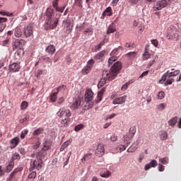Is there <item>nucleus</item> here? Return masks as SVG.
<instances>
[{
    "label": "nucleus",
    "instance_id": "nucleus-1",
    "mask_svg": "<svg viewBox=\"0 0 181 181\" xmlns=\"http://www.w3.org/2000/svg\"><path fill=\"white\" fill-rule=\"evenodd\" d=\"M121 69H122V63L118 61L112 66L110 71H103L102 75L103 79H101L102 83L105 84L107 80V81H112V80H115V77L118 76V73H119Z\"/></svg>",
    "mask_w": 181,
    "mask_h": 181
},
{
    "label": "nucleus",
    "instance_id": "nucleus-2",
    "mask_svg": "<svg viewBox=\"0 0 181 181\" xmlns=\"http://www.w3.org/2000/svg\"><path fill=\"white\" fill-rule=\"evenodd\" d=\"M179 25H170L167 29V38L168 40H177L179 37Z\"/></svg>",
    "mask_w": 181,
    "mask_h": 181
},
{
    "label": "nucleus",
    "instance_id": "nucleus-3",
    "mask_svg": "<svg viewBox=\"0 0 181 181\" xmlns=\"http://www.w3.org/2000/svg\"><path fill=\"white\" fill-rule=\"evenodd\" d=\"M42 163H43V160H42L40 158L31 160L30 163V172H33V170H35V169H37V170H40V169H42Z\"/></svg>",
    "mask_w": 181,
    "mask_h": 181
},
{
    "label": "nucleus",
    "instance_id": "nucleus-4",
    "mask_svg": "<svg viewBox=\"0 0 181 181\" xmlns=\"http://www.w3.org/2000/svg\"><path fill=\"white\" fill-rule=\"evenodd\" d=\"M163 81H165L164 86H169L172 84L173 81H175V78H173V77H172V76L169 74V71H167L165 74H163V76H162V79L159 81V83L163 84Z\"/></svg>",
    "mask_w": 181,
    "mask_h": 181
},
{
    "label": "nucleus",
    "instance_id": "nucleus-5",
    "mask_svg": "<svg viewBox=\"0 0 181 181\" xmlns=\"http://www.w3.org/2000/svg\"><path fill=\"white\" fill-rule=\"evenodd\" d=\"M25 45H26V41H25V40L17 39L12 42L13 50H16V49L21 50V49L23 48V46H25Z\"/></svg>",
    "mask_w": 181,
    "mask_h": 181
},
{
    "label": "nucleus",
    "instance_id": "nucleus-6",
    "mask_svg": "<svg viewBox=\"0 0 181 181\" xmlns=\"http://www.w3.org/2000/svg\"><path fill=\"white\" fill-rule=\"evenodd\" d=\"M58 23H59V19L54 18L53 21L49 20L46 21L45 28L46 30H49V29H56V28H57Z\"/></svg>",
    "mask_w": 181,
    "mask_h": 181
},
{
    "label": "nucleus",
    "instance_id": "nucleus-7",
    "mask_svg": "<svg viewBox=\"0 0 181 181\" xmlns=\"http://www.w3.org/2000/svg\"><path fill=\"white\" fill-rule=\"evenodd\" d=\"M168 4H169V0L158 1L153 6V10L160 11L161 9H163V8H166V6H168Z\"/></svg>",
    "mask_w": 181,
    "mask_h": 181
},
{
    "label": "nucleus",
    "instance_id": "nucleus-8",
    "mask_svg": "<svg viewBox=\"0 0 181 181\" xmlns=\"http://www.w3.org/2000/svg\"><path fill=\"white\" fill-rule=\"evenodd\" d=\"M57 117L62 118V117H70L71 116V112L66 107H61L57 113Z\"/></svg>",
    "mask_w": 181,
    "mask_h": 181
},
{
    "label": "nucleus",
    "instance_id": "nucleus-9",
    "mask_svg": "<svg viewBox=\"0 0 181 181\" xmlns=\"http://www.w3.org/2000/svg\"><path fill=\"white\" fill-rule=\"evenodd\" d=\"M23 33L25 37H30V36L33 35V25L32 24H29L24 27Z\"/></svg>",
    "mask_w": 181,
    "mask_h": 181
},
{
    "label": "nucleus",
    "instance_id": "nucleus-10",
    "mask_svg": "<svg viewBox=\"0 0 181 181\" xmlns=\"http://www.w3.org/2000/svg\"><path fill=\"white\" fill-rule=\"evenodd\" d=\"M8 70L11 73H16L21 70V66L18 63H13L9 65Z\"/></svg>",
    "mask_w": 181,
    "mask_h": 181
},
{
    "label": "nucleus",
    "instance_id": "nucleus-11",
    "mask_svg": "<svg viewBox=\"0 0 181 181\" xmlns=\"http://www.w3.org/2000/svg\"><path fill=\"white\" fill-rule=\"evenodd\" d=\"M71 107L73 110H77L80 108V107H81V98L80 97L76 98Z\"/></svg>",
    "mask_w": 181,
    "mask_h": 181
},
{
    "label": "nucleus",
    "instance_id": "nucleus-12",
    "mask_svg": "<svg viewBox=\"0 0 181 181\" xmlns=\"http://www.w3.org/2000/svg\"><path fill=\"white\" fill-rule=\"evenodd\" d=\"M85 103L86 105L83 107V110H85V111H88V110H90V108H93V107L94 106V100H85Z\"/></svg>",
    "mask_w": 181,
    "mask_h": 181
},
{
    "label": "nucleus",
    "instance_id": "nucleus-13",
    "mask_svg": "<svg viewBox=\"0 0 181 181\" xmlns=\"http://www.w3.org/2000/svg\"><path fill=\"white\" fill-rule=\"evenodd\" d=\"M127 101V95L119 97L113 100L112 104L117 105V104H124Z\"/></svg>",
    "mask_w": 181,
    "mask_h": 181
},
{
    "label": "nucleus",
    "instance_id": "nucleus-14",
    "mask_svg": "<svg viewBox=\"0 0 181 181\" xmlns=\"http://www.w3.org/2000/svg\"><path fill=\"white\" fill-rule=\"evenodd\" d=\"M85 100H94V93L91 89L88 88L85 93Z\"/></svg>",
    "mask_w": 181,
    "mask_h": 181
},
{
    "label": "nucleus",
    "instance_id": "nucleus-15",
    "mask_svg": "<svg viewBox=\"0 0 181 181\" xmlns=\"http://www.w3.org/2000/svg\"><path fill=\"white\" fill-rule=\"evenodd\" d=\"M139 145V141L137 140L136 143H134L131 146L127 149V152L132 153L138 149V146Z\"/></svg>",
    "mask_w": 181,
    "mask_h": 181
},
{
    "label": "nucleus",
    "instance_id": "nucleus-16",
    "mask_svg": "<svg viewBox=\"0 0 181 181\" xmlns=\"http://www.w3.org/2000/svg\"><path fill=\"white\" fill-rule=\"evenodd\" d=\"M53 12H54V10H53L52 7L47 8L46 16L47 18L45 22H47V21H52V16H53Z\"/></svg>",
    "mask_w": 181,
    "mask_h": 181
},
{
    "label": "nucleus",
    "instance_id": "nucleus-17",
    "mask_svg": "<svg viewBox=\"0 0 181 181\" xmlns=\"http://www.w3.org/2000/svg\"><path fill=\"white\" fill-rule=\"evenodd\" d=\"M105 152V150L104 149V145L103 144H98V148L96 150V155L99 156H103Z\"/></svg>",
    "mask_w": 181,
    "mask_h": 181
},
{
    "label": "nucleus",
    "instance_id": "nucleus-18",
    "mask_svg": "<svg viewBox=\"0 0 181 181\" xmlns=\"http://www.w3.org/2000/svg\"><path fill=\"white\" fill-rule=\"evenodd\" d=\"M158 166V162L156 160H152L149 163L145 165V170H149L151 168H156Z\"/></svg>",
    "mask_w": 181,
    "mask_h": 181
},
{
    "label": "nucleus",
    "instance_id": "nucleus-19",
    "mask_svg": "<svg viewBox=\"0 0 181 181\" xmlns=\"http://www.w3.org/2000/svg\"><path fill=\"white\" fill-rule=\"evenodd\" d=\"M66 23V33H70L71 30H73V23H71V21L70 20H66L65 21Z\"/></svg>",
    "mask_w": 181,
    "mask_h": 181
},
{
    "label": "nucleus",
    "instance_id": "nucleus-20",
    "mask_svg": "<svg viewBox=\"0 0 181 181\" xmlns=\"http://www.w3.org/2000/svg\"><path fill=\"white\" fill-rule=\"evenodd\" d=\"M131 139H132V137L128 134H125L123 137V141L124 144H126L127 146H129L131 145Z\"/></svg>",
    "mask_w": 181,
    "mask_h": 181
},
{
    "label": "nucleus",
    "instance_id": "nucleus-21",
    "mask_svg": "<svg viewBox=\"0 0 181 181\" xmlns=\"http://www.w3.org/2000/svg\"><path fill=\"white\" fill-rule=\"evenodd\" d=\"M105 54V51L103 50L98 52L97 54H95L93 57V59H95V60H103V57H104Z\"/></svg>",
    "mask_w": 181,
    "mask_h": 181
},
{
    "label": "nucleus",
    "instance_id": "nucleus-22",
    "mask_svg": "<svg viewBox=\"0 0 181 181\" xmlns=\"http://www.w3.org/2000/svg\"><path fill=\"white\" fill-rule=\"evenodd\" d=\"M103 16H112V8L107 7L103 13Z\"/></svg>",
    "mask_w": 181,
    "mask_h": 181
},
{
    "label": "nucleus",
    "instance_id": "nucleus-23",
    "mask_svg": "<svg viewBox=\"0 0 181 181\" xmlns=\"http://www.w3.org/2000/svg\"><path fill=\"white\" fill-rule=\"evenodd\" d=\"M104 93H105V89L103 88L101 89L98 93L97 95L96 103H100L101 100H103V95H104Z\"/></svg>",
    "mask_w": 181,
    "mask_h": 181
},
{
    "label": "nucleus",
    "instance_id": "nucleus-24",
    "mask_svg": "<svg viewBox=\"0 0 181 181\" xmlns=\"http://www.w3.org/2000/svg\"><path fill=\"white\" fill-rule=\"evenodd\" d=\"M14 166L15 162L13 161V160H11L9 164L6 168V172H7V173H9L13 169Z\"/></svg>",
    "mask_w": 181,
    "mask_h": 181
},
{
    "label": "nucleus",
    "instance_id": "nucleus-25",
    "mask_svg": "<svg viewBox=\"0 0 181 181\" xmlns=\"http://www.w3.org/2000/svg\"><path fill=\"white\" fill-rule=\"evenodd\" d=\"M117 31V28L115 27V25L112 23L111 25L108 27L107 33V35H110V33H114V32Z\"/></svg>",
    "mask_w": 181,
    "mask_h": 181
},
{
    "label": "nucleus",
    "instance_id": "nucleus-26",
    "mask_svg": "<svg viewBox=\"0 0 181 181\" xmlns=\"http://www.w3.org/2000/svg\"><path fill=\"white\" fill-rule=\"evenodd\" d=\"M19 142H21V141L19 140V137H15L13 139H11V146H13V148H16V146H18Z\"/></svg>",
    "mask_w": 181,
    "mask_h": 181
},
{
    "label": "nucleus",
    "instance_id": "nucleus-27",
    "mask_svg": "<svg viewBox=\"0 0 181 181\" xmlns=\"http://www.w3.org/2000/svg\"><path fill=\"white\" fill-rule=\"evenodd\" d=\"M136 52H130L126 54L125 56L127 57V59H129V60H134V59L136 57Z\"/></svg>",
    "mask_w": 181,
    "mask_h": 181
},
{
    "label": "nucleus",
    "instance_id": "nucleus-28",
    "mask_svg": "<svg viewBox=\"0 0 181 181\" xmlns=\"http://www.w3.org/2000/svg\"><path fill=\"white\" fill-rule=\"evenodd\" d=\"M47 53H49V54H53L54 52H56V47L54 45H49L46 48Z\"/></svg>",
    "mask_w": 181,
    "mask_h": 181
},
{
    "label": "nucleus",
    "instance_id": "nucleus-29",
    "mask_svg": "<svg viewBox=\"0 0 181 181\" xmlns=\"http://www.w3.org/2000/svg\"><path fill=\"white\" fill-rule=\"evenodd\" d=\"M43 131H45V129L40 127L33 132V136H39V135L43 134Z\"/></svg>",
    "mask_w": 181,
    "mask_h": 181
},
{
    "label": "nucleus",
    "instance_id": "nucleus-30",
    "mask_svg": "<svg viewBox=\"0 0 181 181\" xmlns=\"http://www.w3.org/2000/svg\"><path fill=\"white\" fill-rule=\"evenodd\" d=\"M14 35L16 37H21L22 36V30L19 27H16L14 30Z\"/></svg>",
    "mask_w": 181,
    "mask_h": 181
},
{
    "label": "nucleus",
    "instance_id": "nucleus-31",
    "mask_svg": "<svg viewBox=\"0 0 181 181\" xmlns=\"http://www.w3.org/2000/svg\"><path fill=\"white\" fill-rule=\"evenodd\" d=\"M136 133V127H130L129 132V135L130 136V138H134Z\"/></svg>",
    "mask_w": 181,
    "mask_h": 181
},
{
    "label": "nucleus",
    "instance_id": "nucleus-32",
    "mask_svg": "<svg viewBox=\"0 0 181 181\" xmlns=\"http://www.w3.org/2000/svg\"><path fill=\"white\" fill-rule=\"evenodd\" d=\"M101 177L108 178L111 176V172L108 170H104L100 173Z\"/></svg>",
    "mask_w": 181,
    "mask_h": 181
},
{
    "label": "nucleus",
    "instance_id": "nucleus-33",
    "mask_svg": "<svg viewBox=\"0 0 181 181\" xmlns=\"http://www.w3.org/2000/svg\"><path fill=\"white\" fill-rule=\"evenodd\" d=\"M177 122V117H175L168 121V124L170 125V127H174L176 125Z\"/></svg>",
    "mask_w": 181,
    "mask_h": 181
},
{
    "label": "nucleus",
    "instance_id": "nucleus-34",
    "mask_svg": "<svg viewBox=\"0 0 181 181\" xmlns=\"http://www.w3.org/2000/svg\"><path fill=\"white\" fill-rule=\"evenodd\" d=\"M45 156H46V152L45 151H42L41 150V151L38 152L37 155V159H43V158H45Z\"/></svg>",
    "mask_w": 181,
    "mask_h": 181
},
{
    "label": "nucleus",
    "instance_id": "nucleus-35",
    "mask_svg": "<svg viewBox=\"0 0 181 181\" xmlns=\"http://www.w3.org/2000/svg\"><path fill=\"white\" fill-rule=\"evenodd\" d=\"M57 93L54 92L50 95V101L52 103H56L57 101Z\"/></svg>",
    "mask_w": 181,
    "mask_h": 181
},
{
    "label": "nucleus",
    "instance_id": "nucleus-36",
    "mask_svg": "<svg viewBox=\"0 0 181 181\" xmlns=\"http://www.w3.org/2000/svg\"><path fill=\"white\" fill-rule=\"evenodd\" d=\"M168 71V74H170L173 78V77H176V76H177L179 74V73H180V70H175V69H172L171 72Z\"/></svg>",
    "mask_w": 181,
    "mask_h": 181
},
{
    "label": "nucleus",
    "instance_id": "nucleus-37",
    "mask_svg": "<svg viewBox=\"0 0 181 181\" xmlns=\"http://www.w3.org/2000/svg\"><path fill=\"white\" fill-rule=\"evenodd\" d=\"M90 71H91V68H89V66H84L83 69L81 70V73L84 76L86 74H88V73H90Z\"/></svg>",
    "mask_w": 181,
    "mask_h": 181
},
{
    "label": "nucleus",
    "instance_id": "nucleus-38",
    "mask_svg": "<svg viewBox=\"0 0 181 181\" xmlns=\"http://www.w3.org/2000/svg\"><path fill=\"white\" fill-rule=\"evenodd\" d=\"M50 146H51L50 142L46 141L44 144L43 147L42 148V151H49V149H50Z\"/></svg>",
    "mask_w": 181,
    "mask_h": 181
},
{
    "label": "nucleus",
    "instance_id": "nucleus-39",
    "mask_svg": "<svg viewBox=\"0 0 181 181\" xmlns=\"http://www.w3.org/2000/svg\"><path fill=\"white\" fill-rule=\"evenodd\" d=\"M28 106H29V103L27 101L24 100L21 103V110H26V108H28Z\"/></svg>",
    "mask_w": 181,
    "mask_h": 181
},
{
    "label": "nucleus",
    "instance_id": "nucleus-40",
    "mask_svg": "<svg viewBox=\"0 0 181 181\" xmlns=\"http://www.w3.org/2000/svg\"><path fill=\"white\" fill-rule=\"evenodd\" d=\"M117 60H118V57H117L115 56L110 57L109 59H108L109 66L112 64V63H114V62H117Z\"/></svg>",
    "mask_w": 181,
    "mask_h": 181
},
{
    "label": "nucleus",
    "instance_id": "nucleus-41",
    "mask_svg": "<svg viewBox=\"0 0 181 181\" xmlns=\"http://www.w3.org/2000/svg\"><path fill=\"white\" fill-rule=\"evenodd\" d=\"M151 57V53L148 51H145L143 54V60H148Z\"/></svg>",
    "mask_w": 181,
    "mask_h": 181
},
{
    "label": "nucleus",
    "instance_id": "nucleus-42",
    "mask_svg": "<svg viewBox=\"0 0 181 181\" xmlns=\"http://www.w3.org/2000/svg\"><path fill=\"white\" fill-rule=\"evenodd\" d=\"M157 108L158 111H163V110L166 108V103H160L158 105Z\"/></svg>",
    "mask_w": 181,
    "mask_h": 181
},
{
    "label": "nucleus",
    "instance_id": "nucleus-43",
    "mask_svg": "<svg viewBox=\"0 0 181 181\" xmlns=\"http://www.w3.org/2000/svg\"><path fill=\"white\" fill-rule=\"evenodd\" d=\"M94 59H90L87 62L86 66L89 67L90 69H93V66H94Z\"/></svg>",
    "mask_w": 181,
    "mask_h": 181
},
{
    "label": "nucleus",
    "instance_id": "nucleus-44",
    "mask_svg": "<svg viewBox=\"0 0 181 181\" xmlns=\"http://www.w3.org/2000/svg\"><path fill=\"white\" fill-rule=\"evenodd\" d=\"M83 128H84V124H80L75 127L74 131H76V132H78V131H81V129H83Z\"/></svg>",
    "mask_w": 181,
    "mask_h": 181
},
{
    "label": "nucleus",
    "instance_id": "nucleus-45",
    "mask_svg": "<svg viewBox=\"0 0 181 181\" xmlns=\"http://www.w3.org/2000/svg\"><path fill=\"white\" fill-rule=\"evenodd\" d=\"M21 159V156L17 153H15L13 156H12V158L11 160L14 161V160H19Z\"/></svg>",
    "mask_w": 181,
    "mask_h": 181
},
{
    "label": "nucleus",
    "instance_id": "nucleus-46",
    "mask_svg": "<svg viewBox=\"0 0 181 181\" xmlns=\"http://www.w3.org/2000/svg\"><path fill=\"white\" fill-rule=\"evenodd\" d=\"M160 139L161 141H166V139H168V133L166 132H163L160 134Z\"/></svg>",
    "mask_w": 181,
    "mask_h": 181
},
{
    "label": "nucleus",
    "instance_id": "nucleus-47",
    "mask_svg": "<svg viewBox=\"0 0 181 181\" xmlns=\"http://www.w3.org/2000/svg\"><path fill=\"white\" fill-rule=\"evenodd\" d=\"M83 33L85 35H88V36H91V35H93V29L90 28H86Z\"/></svg>",
    "mask_w": 181,
    "mask_h": 181
},
{
    "label": "nucleus",
    "instance_id": "nucleus-48",
    "mask_svg": "<svg viewBox=\"0 0 181 181\" xmlns=\"http://www.w3.org/2000/svg\"><path fill=\"white\" fill-rule=\"evenodd\" d=\"M28 133H29V130H23V131H22L21 134V139H25V137L26 136V135H28Z\"/></svg>",
    "mask_w": 181,
    "mask_h": 181
},
{
    "label": "nucleus",
    "instance_id": "nucleus-49",
    "mask_svg": "<svg viewBox=\"0 0 181 181\" xmlns=\"http://www.w3.org/2000/svg\"><path fill=\"white\" fill-rule=\"evenodd\" d=\"M168 158H159V162L163 165H167V163H168Z\"/></svg>",
    "mask_w": 181,
    "mask_h": 181
},
{
    "label": "nucleus",
    "instance_id": "nucleus-50",
    "mask_svg": "<svg viewBox=\"0 0 181 181\" xmlns=\"http://www.w3.org/2000/svg\"><path fill=\"white\" fill-rule=\"evenodd\" d=\"M36 178V171H32L28 175V179H35Z\"/></svg>",
    "mask_w": 181,
    "mask_h": 181
},
{
    "label": "nucleus",
    "instance_id": "nucleus-51",
    "mask_svg": "<svg viewBox=\"0 0 181 181\" xmlns=\"http://www.w3.org/2000/svg\"><path fill=\"white\" fill-rule=\"evenodd\" d=\"M70 122V117L65 118L62 120V123L64 124V127H67L69 123Z\"/></svg>",
    "mask_w": 181,
    "mask_h": 181
},
{
    "label": "nucleus",
    "instance_id": "nucleus-52",
    "mask_svg": "<svg viewBox=\"0 0 181 181\" xmlns=\"http://www.w3.org/2000/svg\"><path fill=\"white\" fill-rule=\"evenodd\" d=\"M63 90H66V86L64 85H62L61 86L58 87L57 88V92L55 93H57V94H59V93H60V91H63Z\"/></svg>",
    "mask_w": 181,
    "mask_h": 181
},
{
    "label": "nucleus",
    "instance_id": "nucleus-53",
    "mask_svg": "<svg viewBox=\"0 0 181 181\" xmlns=\"http://www.w3.org/2000/svg\"><path fill=\"white\" fill-rule=\"evenodd\" d=\"M122 49V47L119 46L117 48L113 49L111 52V54H118V50Z\"/></svg>",
    "mask_w": 181,
    "mask_h": 181
},
{
    "label": "nucleus",
    "instance_id": "nucleus-54",
    "mask_svg": "<svg viewBox=\"0 0 181 181\" xmlns=\"http://www.w3.org/2000/svg\"><path fill=\"white\" fill-rule=\"evenodd\" d=\"M158 100H163V98H165V92L161 91V92L158 93Z\"/></svg>",
    "mask_w": 181,
    "mask_h": 181
},
{
    "label": "nucleus",
    "instance_id": "nucleus-55",
    "mask_svg": "<svg viewBox=\"0 0 181 181\" xmlns=\"http://www.w3.org/2000/svg\"><path fill=\"white\" fill-rule=\"evenodd\" d=\"M155 63H156V58H154L152 61H151L147 67L148 69H151V67H152V66H153V64H155Z\"/></svg>",
    "mask_w": 181,
    "mask_h": 181
},
{
    "label": "nucleus",
    "instance_id": "nucleus-56",
    "mask_svg": "<svg viewBox=\"0 0 181 181\" xmlns=\"http://www.w3.org/2000/svg\"><path fill=\"white\" fill-rule=\"evenodd\" d=\"M43 60L45 63H49V64H51L53 62V60L50 58V57H44L43 58Z\"/></svg>",
    "mask_w": 181,
    "mask_h": 181
},
{
    "label": "nucleus",
    "instance_id": "nucleus-57",
    "mask_svg": "<svg viewBox=\"0 0 181 181\" xmlns=\"http://www.w3.org/2000/svg\"><path fill=\"white\" fill-rule=\"evenodd\" d=\"M52 6L55 10L57 8H59V0H54L52 2Z\"/></svg>",
    "mask_w": 181,
    "mask_h": 181
},
{
    "label": "nucleus",
    "instance_id": "nucleus-58",
    "mask_svg": "<svg viewBox=\"0 0 181 181\" xmlns=\"http://www.w3.org/2000/svg\"><path fill=\"white\" fill-rule=\"evenodd\" d=\"M76 5H78L79 8H83V0H75Z\"/></svg>",
    "mask_w": 181,
    "mask_h": 181
},
{
    "label": "nucleus",
    "instance_id": "nucleus-59",
    "mask_svg": "<svg viewBox=\"0 0 181 181\" xmlns=\"http://www.w3.org/2000/svg\"><path fill=\"white\" fill-rule=\"evenodd\" d=\"M148 74H149V71H146L139 76V78H144V77H146V76H148Z\"/></svg>",
    "mask_w": 181,
    "mask_h": 181
},
{
    "label": "nucleus",
    "instance_id": "nucleus-60",
    "mask_svg": "<svg viewBox=\"0 0 181 181\" xmlns=\"http://www.w3.org/2000/svg\"><path fill=\"white\" fill-rule=\"evenodd\" d=\"M151 44H153L155 47H158V46L159 45V42H158V40H151Z\"/></svg>",
    "mask_w": 181,
    "mask_h": 181
},
{
    "label": "nucleus",
    "instance_id": "nucleus-61",
    "mask_svg": "<svg viewBox=\"0 0 181 181\" xmlns=\"http://www.w3.org/2000/svg\"><path fill=\"white\" fill-rule=\"evenodd\" d=\"M119 149L120 152L125 151L127 149V144H124V145H120L119 146Z\"/></svg>",
    "mask_w": 181,
    "mask_h": 181
},
{
    "label": "nucleus",
    "instance_id": "nucleus-62",
    "mask_svg": "<svg viewBox=\"0 0 181 181\" xmlns=\"http://www.w3.org/2000/svg\"><path fill=\"white\" fill-rule=\"evenodd\" d=\"M129 84H131V82H130V81L127 82L124 85H123V86H122V90H127V88H128V86H129Z\"/></svg>",
    "mask_w": 181,
    "mask_h": 181
},
{
    "label": "nucleus",
    "instance_id": "nucleus-63",
    "mask_svg": "<svg viewBox=\"0 0 181 181\" xmlns=\"http://www.w3.org/2000/svg\"><path fill=\"white\" fill-rule=\"evenodd\" d=\"M65 8H66L65 6H62V7H60V8L58 7V8H56L55 11H57V12H60L61 13H63Z\"/></svg>",
    "mask_w": 181,
    "mask_h": 181
},
{
    "label": "nucleus",
    "instance_id": "nucleus-64",
    "mask_svg": "<svg viewBox=\"0 0 181 181\" xmlns=\"http://www.w3.org/2000/svg\"><path fill=\"white\" fill-rule=\"evenodd\" d=\"M5 28H6V24H0V33L4 32V30H5Z\"/></svg>",
    "mask_w": 181,
    "mask_h": 181
}]
</instances>
